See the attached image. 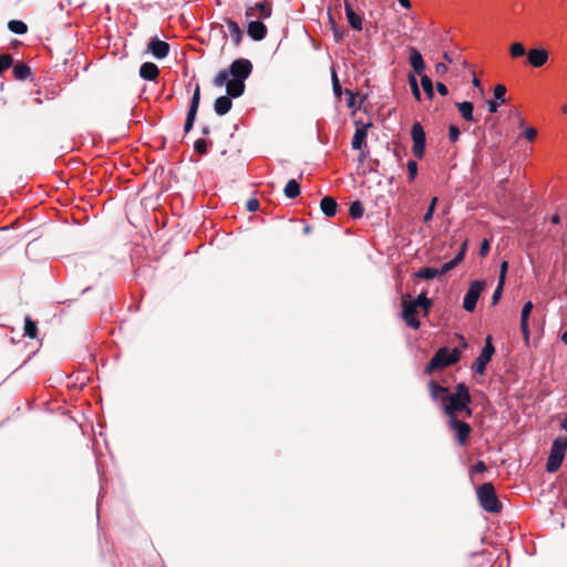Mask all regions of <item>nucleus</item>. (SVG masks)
<instances>
[{
    "instance_id": "obj_1",
    "label": "nucleus",
    "mask_w": 567,
    "mask_h": 567,
    "mask_svg": "<svg viewBox=\"0 0 567 567\" xmlns=\"http://www.w3.org/2000/svg\"><path fill=\"white\" fill-rule=\"evenodd\" d=\"M252 64L247 59L235 60L229 70L220 71L214 79L215 86L226 85L227 94L234 99L243 95L245 91V80L250 75Z\"/></svg>"
},
{
    "instance_id": "obj_2",
    "label": "nucleus",
    "mask_w": 567,
    "mask_h": 567,
    "mask_svg": "<svg viewBox=\"0 0 567 567\" xmlns=\"http://www.w3.org/2000/svg\"><path fill=\"white\" fill-rule=\"evenodd\" d=\"M471 395L467 386L464 383H458L455 386L454 393H446L441 398V406L444 413L451 417H456V413L465 411L467 416H471L472 410L470 409Z\"/></svg>"
},
{
    "instance_id": "obj_3",
    "label": "nucleus",
    "mask_w": 567,
    "mask_h": 567,
    "mask_svg": "<svg viewBox=\"0 0 567 567\" xmlns=\"http://www.w3.org/2000/svg\"><path fill=\"white\" fill-rule=\"evenodd\" d=\"M432 306L431 299L425 295L421 293L415 299H412L410 295L402 297L403 319L406 324L413 329L420 328V320L416 318L417 308L421 307L424 311V316L427 315Z\"/></svg>"
},
{
    "instance_id": "obj_4",
    "label": "nucleus",
    "mask_w": 567,
    "mask_h": 567,
    "mask_svg": "<svg viewBox=\"0 0 567 567\" xmlns=\"http://www.w3.org/2000/svg\"><path fill=\"white\" fill-rule=\"evenodd\" d=\"M461 355V350L457 348L451 350L446 347H442L432 357V359L425 367L424 372L426 374H431L435 370H441L446 367L453 365L460 361Z\"/></svg>"
},
{
    "instance_id": "obj_5",
    "label": "nucleus",
    "mask_w": 567,
    "mask_h": 567,
    "mask_svg": "<svg viewBox=\"0 0 567 567\" xmlns=\"http://www.w3.org/2000/svg\"><path fill=\"white\" fill-rule=\"evenodd\" d=\"M466 249H467V240L465 239L462 243L457 255L452 260L443 264L441 266V268L424 267V268L420 269L417 272H415L414 276L420 279L429 280V279L435 278L436 276H442V275L447 274L449 271L454 269L458 264L462 262V260L465 257Z\"/></svg>"
},
{
    "instance_id": "obj_6",
    "label": "nucleus",
    "mask_w": 567,
    "mask_h": 567,
    "mask_svg": "<svg viewBox=\"0 0 567 567\" xmlns=\"http://www.w3.org/2000/svg\"><path fill=\"white\" fill-rule=\"evenodd\" d=\"M477 497L481 506L488 513H498L502 509L494 486L491 483H484L477 488Z\"/></svg>"
},
{
    "instance_id": "obj_7",
    "label": "nucleus",
    "mask_w": 567,
    "mask_h": 567,
    "mask_svg": "<svg viewBox=\"0 0 567 567\" xmlns=\"http://www.w3.org/2000/svg\"><path fill=\"white\" fill-rule=\"evenodd\" d=\"M567 451V437L559 436L554 440L550 453L547 460L546 470L548 473H555L561 465Z\"/></svg>"
},
{
    "instance_id": "obj_8",
    "label": "nucleus",
    "mask_w": 567,
    "mask_h": 567,
    "mask_svg": "<svg viewBox=\"0 0 567 567\" xmlns=\"http://www.w3.org/2000/svg\"><path fill=\"white\" fill-rule=\"evenodd\" d=\"M485 288V282L483 280H475L470 284V287L463 299V308L472 312L476 308L477 300Z\"/></svg>"
},
{
    "instance_id": "obj_9",
    "label": "nucleus",
    "mask_w": 567,
    "mask_h": 567,
    "mask_svg": "<svg viewBox=\"0 0 567 567\" xmlns=\"http://www.w3.org/2000/svg\"><path fill=\"white\" fill-rule=\"evenodd\" d=\"M494 352H495V349L492 343V338L487 337L482 352L480 353V355L476 358L475 362L473 363V370L477 374L482 375L485 373L486 365L491 361Z\"/></svg>"
},
{
    "instance_id": "obj_10",
    "label": "nucleus",
    "mask_w": 567,
    "mask_h": 567,
    "mask_svg": "<svg viewBox=\"0 0 567 567\" xmlns=\"http://www.w3.org/2000/svg\"><path fill=\"white\" fill-rule=\"evenodd\" d=\"M413 140V154L417 158H422L425 151V132L420 123H414L411 130Z\"/></svg>"
},
{
    "instance_id": "obj_11",
    "label": "nucleus",
    "mask_w": 567,
    "mask_h": 567,
    "mask_svg": "<svg viewBox=\"0 0 567 567\" xmlns=\"http://www.w3.org/2000/svg\"><path fill=\"white\" fill-rule=\"evenodd\" d=\"M527 63L532 68L540 69L549 60V52L543 47H535L527 51Z\"/></svg>"
},
{
    "instance_id": "obj_12",
    "label": "nucleus",
    "mask_w": 567,
    "mask_h": 567,
    "mask_svg": "<svg viewBox=\"0 0 567 567\" xmlns=\"http://www.w3.org/2000/svg\"><path fill=\"white\" fill-rule=\"evenodd\" d=\"M450 427L454 431L457 443L463 446L468 440L471 434V426L468 423L451 417L449 420Z\"/></svg>"
},
{
    "instance_id": "obj_13",
    "label": "nucleus",
    "mask_w": 567,
    "mask_h": 567,
    "mask_svg": "<svg viewBox=\"0 0 567 567\" xmlns=\"http://www.w3.org/2000/svg\"><path fill=\"white\" fill-rule=\"evenodd\" d=\"M199 101H200V87H199V85H196L194 93H193L190 106H189V110L187 113V117L185 121V125H184L185 132H189L193 128V125H194V122L196 118V114L198 111V106H199Z\"/></svg>"
},
{
    "instance_id": "obj_14",
    "label": "nucleus",
    "mask_w": 567,
    "mask_h": 567,
    "mask_svg": "<svg viewBox=\"0 0 567 567\" xmlns=\"http://www.w3.org/2000/svg\"><path fill=\"white\" fill-rule=\"evenodd\" d=\"M271 16V4L268 1L256 3L254 7H249L246 10L247 19L261 18L267 19Z\"/></svg>"
},
{
    "instance_id": "obj_15",
    "label": "nucleus",
    "mask_w": 567,
    "mask_h": 567,
    "mask_svg": "<svg viewBox=\"0 0 567 567\" xmlns=\"http://www.w3.org/2000/svg\"><path fill=\"white\" fill-rule=\"evenodd\" d=\"M148 52L156 59H164L169 53V45L167 42L154 38L150 41L147 47Z\"/></svg>"
},
{
    "instance_id": "obj_16",
    "label": "nucleus",
    "mask_w": 567,
    "mask_h": 567,
    "mask_svg": "<svg viewBox=\"0 0 567 567\" xmlns=\"http://www.w3.org/2000/svg\"><path fill=\"white\" fill-rule=\"evenodd\" d=\"M344 11H346V17H347L349 25L354 31H358V32L362 31V28H363L362 17L354 11V9L352 8L351 3L348 0L344 1Z\"/></svg>"
},
{
    "instance_id": "obj_17",
    "label": "nucleus",
    "mask_w": 567,
    "mask_h": 567,
    "mask_svg": "<svg viewBox=\"0 0 567 567\" xmlns=\"http://www.w3.org/2000/svg\"><path fill=\"white\" fill-rule=\"evenodd\" d=\"M248 27H247V33L248 35L255 40L260 41L266 38L267 35V28L266 25L260 21H255L252 19H248Z\"/></svg>"
},
{
    "instance_id": "obj_18",
    "label": "nucleus",
    "mask_w": 567,
    "mask_h": 567,
    "mask_svg": "<svg viewBox=\"0 0 567 567\" xmlns=\"http://www.w3.org/2000/svg\"><path fill=\"white\" fill-rule=\"evenodd\" d=\"M534 305L532 301H527L524 303L522 313H520V330L524 336V340L527 343L529 341V327H528V318L530 312L533 311Z\"/></svg>"
},
{
    "instance_id": "obj_19",
    "label": "nucleus",
    "mask_w": 567,
    "mask_h": 567,
    "mask_svg": "<svg viewBox=\"0 0 567 567\" xmlns=\"http://www.w3.org/2000/svg\"><path fill=\"white\" fill-rule=\"evenodd\" d=\"M372 126V123L362 124L361 126H357L355 132L353 134L351 146L353 150H361L365 138L368 136V128Z\"/></svg>"
},
{
    "instance_id": "obj_20",
    "label": "nucleus",
    "mask_w": 567,
    "mask_h": 567,
    "mask_svg": "<svg viewBox=\"0 0 567 567\" xmlns=\"http://www.w3.org/2000/svg\"><path fill=\"white\" fill-rule=\"evenodd\" d=\"M409 61L416 74L424 75L425 63L421 53L415 48L409 49Z\"/></svg>"
},
{
    "instance_id": "obj_21",
    "label": "nucleus",
    "mask_w": 567,
    "mask_h": 567,
    "mask_svg": "<svg viewBox=\"0 0 567 567\" xmlns=\"http://www.w3.org/2000/svg\"><path fill=\"white\" fill-rule=\"evenodd\" d=\"M158 68L152 62H145L140 68V75L145 80L153 81L158 76Z\"/></svg>"
},
{
    "instance_id": "obj_22",
    "label": "nucleus",
    "mask_w": 567,
    "mask_h": 567,
    "mask_svg": "<svg viewBox=\"0 0 567 567\" xmlns=\"http://www.w3.org/2000/svg\"><path fill=\"white\" fill-rule=\"evenodd\" d=\"M230 99L231 96L229 95L219 96L218 99H216L214 103V110L218 115H225L230 111L233 105Z\"/></svg>"
},
{
    "instance_id": "obj_23",
    "label": "nucleus",
    "mask_w": 567,
    "mask_h": 567,
    "mask_svg": "<svg viewBox=\"0 0 567 567\" xmlns=\"http://www.w3.org/2000/svg\"><path fill=\"white\" fill-rule=\"evenodd\" d=\"M337 202L330 196H326L320 202L322 213L328 217H333L337 214Z\"/></svg>"
},
{
    "instance_id": "obj_24",
    "label": "nucleus",
    "mask_w": 567,
    "mask_h": 567,
    "mask_svg": "<svg viewBox=\"0 0 567 567\" xmlns=\"http://www.w3.org/2000/svg\"><path fill=\"white\" fill-rule=\"evenodd\" d=\"M225 22H226L228 33H229L231 40L234 41V43L236 45L239 44L241 41V38H243V31H241L240 27L238 25V23L236 21H234L231 19H226Z\"/></svg>"
},
{
    "instance_id": "obj_25",
    "label": "nucleus",
    "mask_w": 567,
    "mask_h": 567,
    "mask_svg": "<svg viewBox=\"0 0 567 567\" xmlns=\"http://www.w3.org/2000/svg\"><path fill=\"white\" fill-rule=\"evenodd\" d=\"M456 106L462 115V117L467 122H474L475 118L473 116V104L471 102L464 101L456 103Z\"/></svg>"
},
{
    "instance_id": "obj_26",
    "label": "nucleus",
    "mask_w": 567,
    "mask_h": 567,
    "mask_svg": "<svg viewBox=\"0 0 567 567\" xmlns=\"http://www.w3.org/2000/svg\"><path fill=\"white\" fill-rule=\"evenodd\" d=\"M285 196L287 198L293 199L300 194V185L296 179H290L284 189Z\"/></svg>"
},
{
    "instance_id": "obj_27",
    "label": "nucleus",
    "mask_w": 567,
    "mask_h": 567,
    "mask_svg": "<svg viewBox=\"0 0 567 567\" xmlns=\"http://www.w3.org/2000/svg\"><path fill=\"white\" fill-rule=\"evenodd\" d=\"M430 394L433 400H441V394L445 395L449 393L447 389L437 384L435 381L429 383Z\"/></svg>"
},
{
    "instance_id": "obj_28",
    "label": "nucleus",
    "mask_w": 567,
    "mask_h": 567,
    "mask_svg": "<svg viewBox=\"0 0 567 567\" xmlns=\"http://www.w3.org/2000/svg\"><path fill=\"white\" fill-rule=\"evenodd\" d=\"M31 74V70L27 64L19 63L13 68V75L17 80H25Z\"/></svg>"
},
{
    "instance_id": "obj_29",
    "label": "nucleus",
    "mask_w": 567,
    "mask_h": 567,
    "mask_svg": "<svg viewBox=\"0 0 567 567\" xmlns=\"http://www.w3.org/2000/svg\"><path fill=\"white\" fill-rule=\"evenodd\" d=\"M38 333V326L37 323L30 318L27 317L24 319V336L29 337L30 339H34Z\"/></svg>"
},
{
    "instance_id": "obj_30",
    "label": "nucleus",
    "mask_w": 567,
    "mask_h": 567,
    "mask_svg": "<svg viewBox=\"0 0 567 567\" xmlns=\"http://www.w3.org/2000/svg\"><path fill=\"white\" fill-rule=\"evenodd\" d=\"M8 28L16 34H24L28 31L27 24L21 20H11L8 23Z\"/></svg>"
},
{
    "instance_id": "obj_31",
    "label": "nucleus",
    "mask_w": 567,
    "mask_h": 567,
    "mask_svg": "<svg viewBox=\"0 0 567 567\" xmlns=\"http://www.w3.org/2000/svg\"><path fill=\"white\" fill-rule=\"evenodd\" d=\"M509 54L513 59H518L527 54V51L523 43L514 42L509 47Z\"/></svg>"
},
{
    "instance_id": "obj_32",
    "label": "nucleus",
    "mask_w": 567,
    "mask_h": 567,
    "mask_svg": "<svg viewBox=\"0 0 567 567\" xmlns=\"http://www.w3.org/2000/svg\"><path fill=\"white\" fill-rule=\"evenodd\" d=\"M349 214L352 218L359 219L363 216V206L360 200H354L349 207Z\"/></svg>"
},
{
    "instance_id": "obj_33",
    "label": "nucleus",
    "mask_w": 567,
    "mask_h": 567,
    "mask_svg": "<svg viewBox=\"0 0 567 567\" xmlns=\"http://www.w3.org/2000/svg\"><path fill=\"white\" fill-rule=\"evenodd\" d=\"M421 85L426 93V95L432 99L434 96L433 83L432 80L427 75H421Z\"/></svg>"
},
{
    "instance_id": "obj_34",
    "label": "nucleus",
    "mask_w": 567,
    "mask_h": 567,
    "mask_svg": "<svg viewBox=\"0 0 567 567\" xmlns=\"http://www.w3.org/2000/svg\"><path fill=\"white\" fill-rule=\"evenodd\" d=\"M331 80H332L333 93L337 97H340L342 94V89H341V84L339 82V79H338V75H337V72L334 69H332V71H331Z\"/></svg>"
},
{
    "instance_id": "obj_35",
    "label": "nucleus",
    "mask_w": 567,
    "mask_h": 567,
    "mask_svg": "<svg viewBox=\"0 0 567 567\" xmlns=\"http://www.w3.org/2000/svg\"><path fill=\"white\" fill-rule=\"evenodd\" d=\"M505 94H506V86L503 84H497L494 87V97L495 100L499 101L501 104L505 103Z\"/></svg>"
},
{
    "instance_id": "obj_36",
    "label": "nucleus",
    "mask_w": 567,
    "mask_h": 567,
    "mask_svg": "<svg viewBox=\"0 0 567 567\" xmlns=\"http://www.w3.org/2000/svg\"><path fill=\"white\" fill-rule=\"evenodd\" d=\"M436 204H437V197H433L429 205L426 213L423 216L424 223H429L432 220Z\"/></svg>"
},
{
    "instance_id": "obj_37",
    "label": "nucleus",
    "mask_w": 567,
    "mask_h": 567,
    "mask_svg": "<svg viewBox=\"0 0 567 567\" xmlns=\"http://www.w3.org/2000/svg\"><path fill=\"white\" fill-rule=\"evenodd\" d=\"M12 64V58L10 54L0 55V73L9 69Z\"/></svg>"
},
{
    "instance_id": "obj_38",
    "label": "nucleus",
    "mask_w": 567,
    "mask_h": 567,
    "mask_svg": "<svg viewBox=\"0 0 567 567\" xmlns=\"http://www.w3.org/2000/svg\"><path fill=\"white\" fill-rule=\"evenodd\" d=\"M409 82H410V85H411L412 93H413L414 97L417 101H420L421 100V93H420L419 85H417L415 76L414 75H410L409 76Z\"/></svg>"
},
{
    "instance_id": "obj_39",
    "label": "nucleus",
    "mask_w": 567,
    "mask_h": 567,
    "mask_svg": "<svg viewBox=\"0 0 567 567\" xmlns=\"http://www.w3.org/2000/svg\"><path fill=\"white\" fill-rule=\"evenodd\" d=\"M194 150L199 154H205L207 152V141L204 138H198L194 143Z\"/></svg>"
},
{
    "instance_id": "obj_40",
    "label": "nucleus",
    "mask_w": 567,
    "mask_h": 567,
    "mask_svg": "<svg viewBox=\"0 0 567 567\" xmlns=\"http://www.w3.org/2000/svg\"><path fill=\"white\" fill-rule=\"evenodd\" d=\"M409 178L410 181H414L417 174V164L415 161H409L406 164Z\"/></svg>"
},
{
    "instance_id": "obj_41",
    "label": "nucleus",
    "mask_w": 567,
    "mask_h": 567,
    "mask_svg": "<svg viewBox=\"0 0 567 567\" xmlns=\"http://www.w3.org/2000/svg\"><path fill=\"white\" fill-rule=\"evenodd\" d=\"M458 136H460V130L457 126L455 125H451L449 127V138L451 142H456L458 140Z\"/></svg>"
},
{
    "instance_id": "obj_42",
    "label": "nucleus",
    "mask_w": 567,
    "mask_h": 567,
    "mask_svg": "<svg viewBox=\"0 0 567 567\" xmlns=\"http://www.w3.org/2000/svg\"><path fill=\"white\" fill-rule=\"evenodd\" d=\"M503 287H504V282L498 281V286L495 289L493 297H492L493 305H496L498 302V300L501 299V296L503 292Z\"/></svg>"
},
{
    "instance_id": "obj_43",
    "label": "nucleus",
    "mask_w": 567,
    "mask_h": 567,
    "mask_svg": "<svg viewBox=\"0 0 567 567\" xmlns=\"http://www.w3.org/2000/svg\"><path fill=\"white\" fill-rule=\"evenodd\" d=\"M524 136L526 140H528L529 142L534 141L537 136V131L534 128V127H527L525 131H524Z\"/></svg>"
},
{
    "instance_id": "obj_44",
    "label": "nucleus",
    "mask_w": 567,
    "mask_h": 567,
    "mask_svg": "<svg viewBox=\"0 0 567 567\" xmlns=\"http://www.w3.org/2000/svg\"><path fill=\"white\" fill-rule=\"evenodd\" d=\"M258 208H259V202H258V199H256V198H250V199L247 202V209H248L249 212H256V210H258Z\"/></svg>"
},
{
    "instance_id": "obj_45",
    "label": "nucleus",
    "mask_w": 567,
    "mask_h": 567,
    "mask_svg": "<svg viewBox=\"0 0 567 567\" xmlns=\"http://www.w3.org/2000/svg\"><path fill=\"white\" fill-rule=\"evenodd\" d=\"M489 251V243L487 239H483V241L481 243V247H480V255L482 257L486 256Z\"/></svg>"
},
{
    "instance_id": "obj_46",
    "label": "nucleus",
    "mask_w": 567,
    "mask_h": 567,
    "mask_svg": "<svg viewBox=\"0 0 567 567\" xmlns=\"http://www.w3.org/2000/svg\"><path fill=\"white\" fill-rule=\"evenodd\" d=\"M507 268H508V262L507 261H503L501 264V271H499V280L498 281L505 282V277H506Z\"/></svg>"
},
{
    "instance_id": "obj_47",
    "label": "nucleus",
    "mask_w": 567,
    "mask_h": 567,
    "mask_svg": "<svg viewBox=\"0 0 567 567\" xmlns=\"http://www.w3.org/2000/svg\"><path fill=\"white\" fill-rule=\"evenodd\" d=\"M435 72L439 75H443L447 72V65L445 63L439 62L435 64Z\"/></svg>"
},
{
    "instance_id": "obj_48",
    "label": "nucleus",
    "mask_w": 567,
    "mask_h": 567,
    "mask_svg": "<svg viewBox=\"0 0 567 567\" xmlns=\"http://www.w3.org/2000/svg\"><path fill=\"white\" fill-rule=\"evenodd\" d=\"M486 471V465L483 461H478L473 466V472L475 473H483Z\"/></svg>"
},
{
    "instance_id": "obj_49",
    "label": "nucleus",
    "mask_w": 567,
    "mask_h": 567,
    "mask_svg": "<svg viewBox=\"0 0 567 567\" xmlns=\"http://www.w3.org/2000/svg\"><path fill=\"white\" fill-rule=\"evenodd\" d=\"M499 105L501 103L496 101L491 100L487 102L489 113H496Z\"/></svg>"
},
{
    "instance_id": "obj_50",
    "label": "nucleus",
    "mask_w": 567,
    "mask_h": 567,
    "mask_svg": "<svg viewBox=\"0 0 567 567\" xmlns=\"http://www.w3.org/2000/svg\"><path fill=\"white\" fill-rule=\"evenodd\" d=\"M436 90L443 96L449 93L447 86L442 82L436 83Z\"/></svg>"
},
{
    "instance_id": "obj_51",
    "label": "nucleus",
    "mask_w": 567,
    "mask_h": 567,
    "mask_svg": "<svg viewBox=\"0 0 567 567\" xmlns=\"http://www.w3.org/2000/svg\"><path fill=\"white\" fill-rule=\"evenodd\" d=\"M398 2L405 9H410L412 6L410 0H398Z\"/></svg>"
},
{
    "instance_id": "obj_52",
    "label": "nucleus",
    "mask_w": 567,
    "mask_h": 567,
    "mask_svg": "<svg viewBox=\"0 0 567 567\" xmlns=\"http://www.w3.org/2000/svg\"><path fill=\"white\" fill-rule=\"evenodd\" d=\"M456 337H457V338L460 339V341H461V347H462L463 349H466V348H467V342H466L465 338H464L463 336H461V334H456Z\"/></svg>"
},
{
    "instance_id": "obj_53",
    "label": "nucleus",
    "mask_w": 567,
    "mask_h": 567,
    "mask_svg": "<svg viewBox=\"0 0 567 567\" xmlns=\"http://www.w3.org/2000/svg\"><path fill=\"white\" fill-rule=\"evenodd\" d=\"M550 220H551L553 224L557 225V224L560 223V217H559L558 214H555L554 216H551Z\"/></svg>"
},
{
    "instance_id": "obj_54",
    "label": "nucleus",
    "mask_w": 567,
    "mask_h": 567,
    "mask_svg": "<svg viewBox=\"0 0 567 567\" xmlns=\"http://www.w3.org/2000/svg\"><path fill=\"white\" fill-rule=\"evenodd\" d=\"M346 94H348V95L350 96V101H349V103H348V104H349V105H351V104H352V101H353V99H354V95H353V93H352L350 90H346Z\"/></svg>"
},
{
    "instance_id": "obj_55",
    "label": "nucleus",
    "mask_w": 567,
    "mask_h": 567,
    "mask_svg": "<svg viewBox=\"0 0 567 567\" xmlns=\"http://www.w3.org/2000/svg\"><path fill=\"white\" fill-rule=\"evenodd\" d=\"M560 426L563 430H565L567 432V416L563 419Z\"/></svg>"
},
{
    "instance_id": "obj_56",
    "label": "nucleus",
    "mask_w": 567,
    "mask_h": 567,
    "mask_svg": "<svg viewBox=\"0 0 567 567\" xmlns=\"http://www.w3.org/2000/svg\"><path fill=\"white\" fill-rule=\"evenodd\" d=\"M560 339L567 346V330L561 334Z\"/></svg>"
},
{
    "instance_id": "obj_57",
    "label": "nucleus",
    "mask_w": 567,
    "mask_h": 567,
    "mask_svg": "<svg viewBox=\"0 0 567 567\" xmlns=\"http://www.w3.org/2000/svg\"><path fill=\"white\" fill-rule=\"evenodd\" d=\"M333 33H334V37L337 38V40H340L342 38V35L339 33V31L333 28Z\"/></svg>"
},
{
    "instance_id": "obj_58",
    "label": "nucleus",
    "mask_w": 567,
    "mask_h": 567,
    "mask_svg": "<svg viewBox=\"0 0 567 567\" xmlns=\"http://www.w3.org/2000/svg\"><path fill=\"white\" fill-rule=\"evenodd\" d=\"M472 82H473V85H475L477 87L480 86V80L477 78H474Z\"/></svg>"
},
{
    "instance_id": "obj_59",
    "label": "nucleus",
    "mask_w": 567,
    "mask_h": 567,
    "mask_svg": "<svg viewBox=\"0 0 567 567\" xmlns=\"http://www.w3.org/2000/svg\"><path fill=\"white\" fill-rule=\"evenodd\" d=\"M561 111H563L565 114H567V104H564V105L561 106Z\"/></svg>"
},
{
    "instance_id": "obj_60",
    "label": "nucleus",
    "mask_w": 567,
    "mask_h": 567,
    "mask_svg": "<svg viewBox=\"0 0 567 567\" xmlns=\"http://www.w3.org/2000/svg\"><path fill=\"white\" fill-rule=\"evenodd\" d=\"M444 59L447 60L449 62H451V58L449 56L447 53H444Z\"/></svg>"
},
{
    "instance_id": "obj_61",
    "label": "nucleus",
    "mask_w": 567,
    "mask_h": 567,
    "mask_svg": "<svg viewBox=\"0 0 567 567\" xmlns=\"http://www.w3.org/2000/svg\"><path fill=\"white\" fill-rule=\"evenodd\" d=\"M203 133H204V134H208V133H209V128L204 127V128H203Z\"/></svg>"
},
{
    "instance_id": "obj_62",
    "label": "nucleus",
    "mask_w": 567,
    "mask_h": 567,
    "mask_svg": "<svg viewBox=\"0 0 567 567\" xmlns=\"http://www.w3.org/2000/svg\"><path fill=\"white\" fill-rule=\"evenodd\" d=\"M523 125H524V120H523V118H520V121H519V126H523Z\"/></svg>"
}]
</instances>
